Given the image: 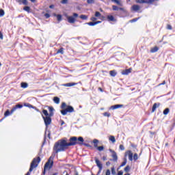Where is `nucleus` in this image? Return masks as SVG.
Masks as SVG:
<instances>
[{
  "mask_svg": "<svg viewBox=\"0 0 175 175\" xmlns=\"http://www.w3.org/2000/svg\"><path fill=\"white\" fill-rule=\"evenodd\" d=\"M67 148L68 145L66 144V140L60 139L54 144L53 151L55 154H58V152H62L65 151Z\"/></svg>",
  "mask_w": 175,
  "mask_h": 175,
  "instance_id": "f257e3e1",
  "label": "nucleus"
},
{
  "mask_svg": "<svg viewBox=\"0 0 175 175\" xmlns=\"http://www.w3.org/2000/svg\"><path fill=\"white\" fill-rule=\"evenodd\" d=\"M69 143L66 142L67 147H70L72 146H76L78 144L79 146H83V143H84V138L83 137H71L69 139Z\"/></svg>",
  "mask_w": 175,
  "mask_h": 175,
  "instance_id": "f03ea898",
  "label": "nucleus"
},
{
  "mask_svg": "<svg viewBox=\"0 0 175 175\" xmlns=\"http://www.w3.org/2000/svg\"><path fill=\"white\" fill-rule=\"evenodd\" d=\"M61 114L62 116H66L68 113H75V108L70 105H66V103H62L61 105Z\"/></svg>",
  "mask_w": 175,
  "mask_h": 175,
  "instance_id": "7ed1b4c3",
  "label": "nucleus"
},
{
  "mask_svg": "<svg viewBox=\"0 0 175 175\" xmlns=\"http://www.w3.org/2000/svg\"><path fill=\"white\" fill-rule=\"evenodd\" d=\"M53 165H54V157L51 156L44 166L42 174H46V170H47V169H51V167H53Z\"/></svg>",
  "mask_w": 175,
  "mask_h": 175,
  "instance_id": "20e7f679",
  "label": "nucleus"
},
{
  "mask_svg": "<svg viewBox=\"0 0 175 175\" xmlns=\"http://www.w3.org/2000/svg\"><path fill=\"white\" fill-rule=\"evenodd\" d=\"M40 157H38L37 158H34L30 165L29 172H32L35 167H38V165L40 163Z\"/></svg>",
  "mask_w": 175,
  "mask_h": 175,
  "instance_id": "39448f33",
  "label": "nucleus"
},
{
  "mask_svg": "<svg viewBox=\"0 0 175 175\" xmlns=\"http://www.w3.org/2000/svg\"><path fill=\"white\" fill-rule=\"evenodd\" d=\"M77 17H79V14L73 13L72 16H66L67 21L70 24H75L76 23V18H77Z\"/></svg>",
  "mask_w": 175,
  "mask_h": 175,
  "instance_id": "423d86ee",
  "label": "nucleus"
},
{
  "mask_svg": "<svg viewBox=\"0 0 175 175\" xmlns=\"http://www.w3.org/2000/svg\"><path fill=\"white\" fill-rule=\"evenodd\" d=\"M94 161L96 162V166L99 169L98 172V174H100V173L102 172V170L103 169V164L100 163V161H99V159H98V158L96 157L94 158Z\"/></svg>",
  "mask_w": 175,
  "mask_h": 175,
  "instance_id": "0eeeda50",
  "label": "nucleus"
},
{
  "mask_svg": "<svg viewBox=\"0 0 175 175\" xmlns=\"http://www.w3.org/2000/svg\"><path fill=\"white\" fill-rule=\"evenodd\" d=\"M51 117L52 116H42V118L44 120V122L45 124V126H46V129L47 130L49 128V125H50V124H51Z\"/></svg>",
  "mask_w": 175,
  "mask_h": 175,
  "instance_id": "6e6552de",
  "label": "nucleus"
},
{
  "mask_svg": "<svg viewBox=\"0 0 175 175\" xmlns=\"http://www.w3.org/2000/svg\"><path fill=\"white\" fill-rule=\"evenodd\" d=\"M109 152H111V157L113 159H110V161H113V162H117L118 161V156H117V152L116 151L113 150L112 149H109Z\"/></svg>",
  "mask_w": 175,
  "mask_h": 175,
  "instance_id": "1a4fd4ad",
  "label": "nucleus"
},
{
  "mask_svg": "<svg viewBox=\"0 0 175 175\" xmlns=\"http://www.w3.org/2000/svg\"><path fill=\"white\" fill-rule=\"evenodd\" d=\"M47 108L49 111V117H53V116H54V111L55 109H54V107L50 106H47Z\"/></svg>",
  "mask_w": 175,
  "mask_h": 175,
  "instance_id": "9d476101",
  "label": "nucleus"
},
{
  "mask_svg": "<svg viewBox=\"0 0 175 175\" xmlns=\"http://www.w3.org/2000/svg\"><path fill=\"white\" fill-rule=\"evenodd\" d=\"M126 154L129 156V161H133V153L132 152V151L131 150H128L126 152L125 157H126Z\"/></svg>",
  "mask_w": 175,
  "mask_h": 175,
  "instance_id": "9b49d317",
  "label": "nucleus"
},
{
  "mask_svg": "<svg viewBox=\"0 0 175 175\" xmlns=\"http://www.w3.org/2000/svg\"><path fill=\"white\" fill-rule=\"evenodd\" d=\"M46 135H47L49 139H51V133L50 132V131H47V129H46L45 133H44V137L43 144H44V143H46Z\"/></svg>",
  "mask_w": 175,
  "mask_h": 175,
  "instance_id": "f8f14e48",
  "label": "nucleus"
},
{
  "mask_svg": "<svg viewBox=\"0 0 175 175\" xmlns=\"http://www.w3.org/2000/svg\"><path fill=\"white\" fill-rule=\"evenodd\" d=\"M22 107H23V105L21 104H18L15 105V107L11 109V114H13V113H14V111H16L17 109H21Z\"/></svg>",
  "mask_w": 175,
  "mask_h": 175,
  "instance_id": "ddd939ff",
  "label": "nucleus"
},
{
  "mask_svg": "<svg viewBox=\"0 0 175 175\" xmlns=\"http://www.w3.org/2000/svg\"><path fill=\"white\" fill-rule=\"evenodd\" d=\"M107 21H112L113 23H116V21H117V19H116L113 15L107 16Z\"/></svg>",
  "mask_w": 175,
  "mask_h": 175,
  "instance_id": "4468645a",
  "label": "nucleus"
},
{
  "mask_svg": "<svg viewBox=\"0 0 175 175\" xmlns=\"http://www.w3.org/2000/svg\"><path fill=\"white\" fill-rule=\"evenodd\" d=\"M131 10H132L133 12H137L138 10H140V5H133L131 7Z\"/></svg>",
  "mask_w": 175,
  "mask_h": 175,
  "instance_id": "2eb2a0df",
  "label": "nucleus"
},
{
  "mask_svg": "<svg viewBox=\"0 0 175 175\" xmlns=\"http://www.w3.org/2000/svg\"><path fill=\"white\" fill-rule=\"evenodd\" d=\"M121 107H124V105H115L111 106V110H116V109H120Z\"/></svg>",
  "mask_w": 175,
  "mask_h": 175,
  "instance_id": "dca6fc26",
  "label": "nucleus"
},
{
  "mask_svg": "<svg viewBox=\"0 0 175 175\" xmlns=\"http://www.w3.org/2000/svg\"><path fill=\"white\" fill-rule=\"evenodd\" d=\"M131 72H132V68L126 69L122 72V75H128Z\"/></svg>",
  "mask_w": 175,
  "mask_h": 175,
  "instance_id": "f3484780",
  "label": "nucleus"
},
{
  "mask_svg": "<svg viewBox=\"0 0 175 175\" xmlns=\"http://www.w3.org/2000/svg\"><path fill=\"white\" fill-rule=\"evenodd\" d=\"M109 75L112 77H116V76H117V71H116V70H111L109 71Z\"/></svg>",
  "mask_w": 175,
  "mask_h": 175,
  "instance_id": "a211bd4d",
  "label": "nucleus"
},
{
  "mask_svg": "<svg viewBox=\"0 0 175 175\" xmlns=\"http://www.w3.org/2000/svg\"><path fill=\"white\" fill-rule=\"evenodd\" d=\"M93 143H94V148H98V144L99 143V140L96 139H94L93 140Z\"/></svg>",
  "mask_w": 175,
  "mask_h": 175,
  "instance_id": "6ab92c4d",
  "label": "nucleus"
},
{
  "mask_svg": "<svg viewBox=\"0 0 175 175\" xmlns=\"http://www.w3.org/2000/svg\"><path fill=\"white\" fill-rule=\"evenodd\" d=\"M76 83H65L64 84V87H73V85H76Z\"/></svg>",
  "mask_w": 175,
  "mask_h": 175,
  "instance_id": "aec40b11",
  "label": "nucleus"
},
{
  "mask_svg": "<svg viewBox=\"0 0 175 175\" xmlns=\"http://www.w3.org/2000/svg\"><path fill=\"white\" fill-rule=\"evenodd\" d=\"M157 107H159V104L154 103L152 108V113H154L157 110Z\"/></svg>",
  "mask_w": 175,
  "mask_h": 175,
  "instance_id": "412c9836",
  "label": "nucleus"
},
{
  "mask_svg": "<svg viewBox=\"0 0 175 175\" xmlns=\"http://www.w3.org/2000/svg\"><path fill=\"white\" fill-rule=\"evenodd\" d=\"M109 140L112 143H116V137H114L113 135H110L109 137Z\"/></svg>",
  "mask_w": 175,
  "mask_h": 175,
  "instance_id": "4be33fe9",
  "label": "nucleus"
},
{
  "mask_svg": "<svg viewBox=\"0 0 175 175\" xmlns=\"http://www.w3.org/2000/svg\"><path fill=\"white\" fill-rule=\"evenodd\" d=\"M59 98H58L57 96L53 98V102L56 103V105H59Z\"/></svg>",
  "mask_w": 175,
  "mask_h": 175,
  "instance_id": "5701e85b",
  "label": "nucleus"
},
{
  "mask_svg": "<svg viewBox=\"0 0 175 175\" xmlns=\"http://www.w3.org/2000/svg\"><path fill=\"white\" fill-rule=\"evenodd\" d=\"M158 50H159V48H158V46H154L150 49V53H157Z\"/></svg>",
  "mask_w": 175,
  "mask_h": 175,
  "instance_id": "b1692460",
  "label": "nucleus"
},
{
  "mask_svg": "<svg viewBox=\"0 0 175 175\" xmlns=\"http://www.w3.org/2000/svg\"><path fill=\"white\" fill-rule=\"evenodd\" d=\"M55 16L57 17V21H59V22L62 21V15H61V14L57 15L55 14Z\"/></svg>",
  "mask_w": 175,
  "mask_h": 175,
  "instance_id": "393cba45",
  "label": "nucleus"
},
{
  "mask_svg": "<svg viewBox=\"0 0 175 175\" xmlns=\"http://www.w3.org/2000/svg\"><path fill=\"white\" fill-rule=\"evenodd\" d=\"M23 10H25V12H27V13H31V8L29 6H25L23 8Z\"/></svg>",
  "mask_w": 175,
  "mask_h": 175,
  "instance_id": "a878e982",
  "label": "nucleus"
},
{
  "mask_svg": "<svg viewBox=\"0 0 175 175\" xmlns=\"http://www.w3.org/2000/svg\"><path fill=\"white\" fill-rule=\"evenodd\" d=\"M79 18H81V20H88V16L84 14L80 15Z\"/></svg>",
  "mask_w": 175,
  "mask_h": 175,
  "instance_id": "bb28decb",
  "label": "nucleus"
},
{
  "mask_svg": "<svg viewBox=\"0 0 175 175\" xmlns=\"http://www.w3.org/2000/svg\"><path fill=\"white\" fill-rule=\"evenodd\" d=\"M10 114H12V111H9V109H8V110L5 112L4 116H5V117H9V116H10Z\"/></svg>",
  "mask_w": 175,
  "mask_h": 175,
  "instance_id": "cd10ccee",
  "label": "nucleus"
},
{
  "mask_svg": "<svg viewBox=\"0 0 175 175\" xmlns=\"http://www.w3.org/2000/svg\"><path fill=\"white\" fill-rule=\"evenodd\" d=\"M169 111H170V109H169V108H166L165 109H164L163 113L164 116H167V114H169Z\"/></svg>",
  "mask_w": 175,
  "mask_h": 175,
  "instance_id": "c85d7f7f",
  "label": "nucleus"
},
{
  "mask_svg": "<svg viewBox=\"0 0 175 175\" xmlns=\"http://www.w3.org/2000/svg\"><path fill=\"white\" fill-rule=\"evenodd\" d=\"M24 106H25L26 107H29V109H33V106L29 103H25Z\"/></svg>",
  "mask_w": 175,
  "mask_h": 175,
  "instance_id": "c756f323",
  "label": "nucleus"
},
{
  "mask_svg": "<svg viewBox=\"0 0 175 175\" xmlns=\"http://www.w3.org/2000/svg\"><path fill=\"white\" fill-rule=\"evenodd\" d=\"M57 54H64V48H60L57 50Z\"/></svg>",
  "mask_w": 175,
  "mask_h": 175,
  "instance_id": "7c9ffc66",
  "label": "nucleus"
},
{
  "mask_svg": "<svg viewBox=\"0 0 175 175\" xmlns=\"http://www.w3.org/2000/svg\"><path fill=\"white\" fill-rule=\"evenodd\" d=\"M126 162H127L126 158H124V161L120 165V167L125 166V165H126Z\"/></svg>",
  "mask_w": 175,
  "mask_h": 175,
  "instance_id": "2f4dec72",
  "label": "nucleus"
},
{
  "mask_svg": "<svg viewBox=\"0 0 175 175\" xmlns=\"http://www.w3.org/2000/svg\"><path fill=\"white\" fill-rule=\"evenodd\" d=\"M42 113L46 116V117H49L50 116V113H49V112L46 109H43Z\"/></svg>",
  "mask_w": 175,
  "mask_h": 175,
  "instance_id": "473e14b6",
  "label": "nucleus"
},
{
  "mask_svg": "<svg viewBox=\"0 0 175 175\" xmlns=\"http://www.w3.org/2000/svg\"><path fill=\"white\" fill-rule=\"evenodd\" d=\"M5 16V10L0 9V17H3Z\"/></svg>",
  "mask_w": 175,
  "mask_h": 175,
  "instance_id": "72a5a7b5",
  "label": "nucleus"
},
{
  "mask_svg": "<svg viewBox=\"0 0 175 175\" xmlns=\"http://www.w3.org/2000/svg\"><path fill=\"white\" fill-rule=\"evenodd\" d=\"M21 87L22 88H27L28 87V83L23 82L21 83Z\"/></svg>",
  "mask_w": 175,
  "mask_h": 175,
  "instance_id": "f704fd0d",
  "label": "nucleus"
},
{
  "mask_svg": "<svg viewBox=\"0 0 175 175\" xmlns=\"http://www.w3.org/2000/svg\"><path fill=\"white\" fill-rule=\"evenodd\" d=\"M98 150V151H103V150H105V146H98L96 148Z\"/></svg>",
  "mask_w": 175,
  "mask_h": 175,
  "instance_id": "c9c22d12",
  "label": "nucleus"
},
{
  "mask_svg": "<svg viewBox=\"0 0 175 175\" xmlns=\"http://www.w3.org/2000/svg\"><path fill=\"white\" fill-rule=\"evenodd\" d=\"M136 3H146V0H135Z\"/></svg>",
  "mask_w": 175,
  "mask_h": 175,
  "instance_id": "e433bc0d",
  "label": "nucleus"
},
{
  "mask_svg": "<svg viewBox=\"0 0 175 175\" xmlns=\"http://www.w3.org/2000/svg\"><path fill=\"white\" fill-rule=\"evenodd\" d=\"M88 25H90V27H94V25H96L95 22H89L86 23Z\"/></svg>",
  "mask_w": 175,
  "mask_h": 175,
  "instance_id": "4c0bfd02",
  "label": "nucleus"
},
{
  "mask_svg": "<svg viewBox=\"0 0 175 175\" xmlns=\"http://www.w3.org/2000/svg\"><path fill=\"white\" fill-rule=\"evenodd\" d=\"M129 170H131V167L129 165H126V167L124 168V172H126V173H128Z\"/></svg>",
  "mask_w": 175,
  "mask_h": 175,
  "instance_id": "58836bf2",
  "label": "nucleus"
},
{
  "mask_svg": "<svg viewBox=\"0 0 175 175\" xmlns=\"http://www.w3.org/2000/svg\"><path fill=\"white\" fill-rule=\"evenodd\" d=\"M133 159H134V161H137V159H139V156L137 155V153L134 154Z\"/></svg>",
  "mask_w": 175,
  "mask_h": 175,
  "instance_id": "ea45409f",
  "label": "nucleus"
},
{
  "mask_svg": "<svg viewBox=\"0 0 175 175\" xmlns=\"http://www.w3.org/2000/svg\"><path fill=\"white\" fill-rule=\"evenodd\" d=\"M140 19V17L138 18H135L132 20L130 21V23H136V21H137V20Z\"/></svg>",
  "mask_w": 175,
  "mask_h": 175,
  "instance_id": "a19ab883",
  "label": "nucleus"
},
{
  "mask_svg": "<svg viewBox=\"0 0 175 175\" xmlns=\"http://www.w3.org/2000/svg\"><path fill=\"white\" fill-rule=\"evenodd\" d=\"M95 0H87V3H88V5H92V3H94Z\"/></svg>",
  "mask_w": 175,
  "mask_h": 175,
  "instance_id": "79ce46f5",
  "label": "nucleus"
},
{
  "mask_svg": "<svg viewBox=\"0 0 175 175\" xmlns=\"http://www.w3.org/2000/svg\"><path fill=\"white\" fill-rule=\"evenodd\" d=\"M112 9H113V10H114V11H118V10H119V8H118V6H117V5H113V6H112Z\"/></svg>",
  "mask_w": 175,
  "mask_h": 175,
  "instance_id": "37998d69",
  "label": "nucleus"
},
{
  "mask_svg": "<svg viewBox=\"0 0 175 175\" xmlns=\"http://www.w3.org/2000/svg\"><path fill=\"white\" fill-rule=\"evenodd\" d=\"M111 2H115V3H117V5H121V2H120V0H111Z\"/></svg>",
  "mask_w": 175,
  "mask_h": 175,
  "instance_id": "c03bdc74",
  "label": "nucleus"
},
{
  "mask_svg": "<svg viewBox=\"0 0 175 175\" xmlns=\"http://www.w3.org/2000/svg\"><path fill=\"white\" fill-rule=\"evenodd\" d=\"M100 16H102L100 14V12H95V17H100Z\"/></svg>",
  "mask_w": 175,
  "mask_h": 175,
  "instance_id": "a18cd8bd",
  "label": "nucleus"
},
{
  "mask_svg": "<svg viewBox=\"0 0 175 175\" xmlns=\"http://www.w3.org/2000/svg\"><path fill=\"white\" fill-rule=\"evenodd\" d=\"M119 148L121 150V151H124V150H125L124 145H120Z\"/></svg>",
  "mask_w": 175,
  "mask_h": 175,
  "instance_id": "49530a36",
  "label": "nucleus"
},
{
  "mask_svg": "<svg viewBox=\"0 0 175 175\" xmlns=\"http://www.w3.org/2000/svg\"><path fill=\"white\" fill-rule=\"evenodd\" d=\"M100 20H102L103 21H105V20H107V17L106 18L105 16H100Z\"/></svg>",
  "mask_w": 175,
  "mask_h": 175,
  "instance_id": "de8ad7c7",
  "label": "nucleus"
},
{
  "mask_svg": "<svg viewBox=\"0 0 175 175\" xmlns=\"http://www.w3.org/2000/svg\"><path fill=\"white\" fill-rule=\"evenodd\" d=\"M103 116H104L105 117H110V113H109L108 112H105V113H103Z\"/></svg>",
  "mask_w": 175,
  "mask_h": 175,
  "instance_id": "09e8293b",
  "label": "nucleus"
},
{
  "mask_svg": "<svg viewBox=\"0 0 175 175\" xmlns=\"http://www.w3.org/2000/svg\"><path fill=\"white\" fill-rule=\"evenodd\" d=\"M61 3L63 5H66V3H68V0H62Z\"/></svg>",
  "mask_w": 175,
  "mask_h": 175,
  "instance_id": "8fccbe9b",
  "label": "nucleus"
},
{
  "mask_svg": "<svg viewBox=\"0 0 175 175\" xmlns=\"http://www.w3.org/2000/svg\"><path fill=\"white\" fill-rule=\"evenodd\" d=\"M111 174L116 175V170L114 169V167L111 168Z\"/></svg>",
  "mask_w": 175,
  "mask_h": 175,
  "instance_id": "3c124183",
  "label": "nucleus"
},
{
  "mask_svg": "<svg viewBox=\"0 0 175 175\" xmlns=\"http://www.w3.org/2000/svg\"><path fill=\"white\" fill-rule=\"evenodd\" d=\"M22 3H23V5H28V1H27V0H23V1H22Z\"/></svg>",
  "mask_w": 175,
  "mask_h": 175,
  "instance_id": "603ef678",
  "label": "nucleus"
},
{
  "mask_svg": "<svg viewBox=\"0 0 175 175\" xmlns=\"http://www.w3.org/2000/svg\"><path fill=\"white\" fill-rule=\"evenodd\" d=\"M44 17L46 18H50V14L46 13V14H44Z\"/></svg>",
  "mask_w": 175,
  "mask_h": 175,
  "instance_id": "864d4df0",
  "label": "nucleus"
},
{
  "mask_svg": "<svg viewBox=\"0 0 175 175\" xmlns=\"http://www.w3.org/2000/svg\"><path fill=\"white\" fill-rule=\"evenodd\" d=\"M0 39H1V40H3V33H2V31H0Z\"/></svg>",
  "mask_w": 175,
  "mask_h": 175,
  "instance_id": "5fc2aeb1",
  "label": "nucleus"
},
{
  "mask_svg": "<svg viewBox=\"0 0 175 175\" xmlns=\"http://www.w3.org/2000/svg\"><path fill=\"white\" fill-rule=\"evenodd\" d=\"M124 174V172L122 170H120L118 172L117 175H123Z\"/></svg>",
  "mask_w": 175,
  "mask_h": 175,
  "instance_id": "6e6d98bb",
  "label": "nucleus"
},
{
  "mask_svg": "<svg viewBox=\"0 0 175 175\" xmlns=\"http://www.w3.org/2000/svg\"><path fill=\"white\" fill-rule=\"evenodd\" d=\"M167 29L172 30V25H167Z\"/></svg>",
  "mask_w": 175,
  "mask_h": 175,
  "instance_id": "4d7b16f0",
  "label": "nucleus"
},
{
  "mask_svg": "<svg viewBox=\"0 0 175 175\" xmlns=\"http://www.w3.org/2000/svg\"><path fill=\"white\" fill-rule=\"evenodd\" d=\"M105 175H110V170H107Z\"/></svg>",
  "mask_w": 175,
  "mask_h": 175,
  "instance_id": "13d9d810",
  "label": "nucleus"
},
{
  "mask_svg": "<svg viewBox=\"0 0 175 175\" xmlns=\"http://www.w3.org/2000/svg\"><path fill=\"white\" fill-rule=\"evenodd\" d=\"M90 20H91L92 21H96V17H92V18H90Z\"/></svg>",
  "mask_w": 175,
  "mask_h": 175,
  "instance_id": "bf43d9fd",
  "label": "nucleus"
},
{
  "mask_svg": "<svg viewBox=\"0 0 175 175\" xmlns=\"http://www.w3.org/2000/svg\"><path fill=\"white\" fill-rule=\"evenodd\" d=\"M103 161H107V157L106 156L103 157Z\"/></svg>",
  "mask_w": 175,
  "mask_h": 175,
  "instance_id": "052dcab7",
  "label": "nucleus"
},
{
  "mask_svg": "<svg viewBox=\"0 0 175 175\" xmlns=\"http://www.w3.org/2000/svg\"><path fill=\"white\" fill-rule=\"evenodd\" d=\"M111 164V163H110V161H107V162L106 163V166H110Z\"/></svg>",
  "mask_w": 175,
  "mask_h": 175,
  "instance_id": "680f3d73",
  "label": "nucleus"
},
{
  "mask_svg": "<svg viewBox=\"0 0 175 175\" xmlns=\"http://www.w3.org/2000/svg\"><path fill=\"white\" fill-rule=\"evenodd\" d=\"M33 109H35V110L37 111L38 112L40 111L39 109H38L36 107H33Z\"/></svg>",
  "mask_w": 175,
  "mask_h": 175,
  "instance_id": "e2e57ef3",
  "label": "nucleus"
},
{
  "mask_svg": "<svg viewBox=\"0 0 175 175\" xmlns=\"http://www.w3.org/2000/svg\"><path fill=\"white\" fill-rule=\"evenodd\" d=\"M131 147H133V148H136L137 146L133 144H131Z\"/></svg>",
  "mask_w": 175,
  "mask_h": 175,
  "instance_id": "0e129e2a",
  "label": "nucleus"
},
{
  "mask_svg": "<svg viewBox=\"0 0 175 175\" xmlns=\"http://www.w3.org/2000/svg\"><path fill=\"white\" fill-rule=\"evenodd\" d=\"M63 174L69 175V174H68V172H66V171H64V172H63Z\"/></svg>",
  "mask_w": 175,
  "mask_h": 175,
  "instance_id": "69168bd1",
  "label": "nucleus"
},
{
  "mask_svg": "<svg viewBox=\"0 0 175 175\" xmlns=\"http://www.w3.org/2000/svg\"><path fill=\"white\" fill-rule=\"evenodd\" d=\"M55 7L54 5H49V9H53Z\"/></svg>",
  "mask_w": 175,
  "mask_h": 175,
  "instance_id": "338daca9",
  "label": "nucleus"
},
{
  "mask_svg": "<svg viewBox=\"0 0 175 175\" xmlns=\"http://www.w3.org/2000/svg\"><path fill=\"white\" fill-rule=\"evenodd\" d=\"M25 175H31V172H29H29H27V173Z\"/></svg>",
  "mask_w": 175,
  "mask_h": 175,
  "instance_id": "774afa93",
  "label": "nucleus"
}]
</instances>
